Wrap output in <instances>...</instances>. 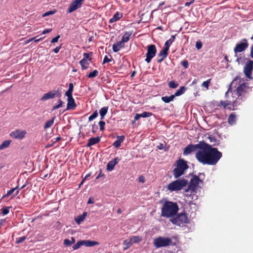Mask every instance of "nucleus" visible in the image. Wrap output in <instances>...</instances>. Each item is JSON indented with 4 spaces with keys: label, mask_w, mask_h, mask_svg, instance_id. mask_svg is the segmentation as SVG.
<instances>
[{
    "label": "nucleus",
    "mask_w": 253,
    "mask_h": 253,
    "mask_svg": "<svg viewBox=\"0 0 253 253\" xmlns=\"http://www.w3.org/2000/svg\"><path fill=\"white\" fill-rule=\"evenodd\" d=\"M222 157V153L216 148L202 141L195 154L197 161L203 165H215Z\"/></svg>",
    "instance_id": "nucleus-1"
},
{
    "label": "nucleus",
    "mask_w": 253,
    "mask_h": 253,
    "mask_svg": "<svg viewBox=\"0 0 253 253\" xmlns=\"http://www.w3.org/2000/svg\"><path fill=\"white\" fill-rule=\"evenodd\" d=\"M249 89L248 84L245 83V80L241 78L240 76H237L229 85L228 90L225 94V97L229 98L230 94H232V97L237 96L235 100H233V107H237L246 99V95Z\"/></svg>",
    "instance_id": "nucleus-2"
},
{
    "label": "nucleus",
    "mask_w": 253,
    "mask_h": 253,
    "mask_svg": "<svg viewBox=\"0 0 253 253\" xmlns=\"http://www.w3.org/2000/svg\"><path fill=\"white\" fill-rule=\"evenodd\" d=\"M202 176H204V174L203 173H200L199 176L194 175L190 180L188 188L185 191L186 193L190 192V194H188V193L184 194L185 197L187 198V199H185V201L189 204H191L192 203V200L194 196V192L197 186L200 182H202L200 178V177H202Z\"/></svg>",
    "instance_id": "nucleus-3"
},
{
    "label": "nucleus",
    "mask_w": 253,
    "mask_h": 253,
    "mask_svg": "<svg viewBox=\"0 0 253 253\" xmlns=\"http://www.w3.org/2000/svg\"><path fill=\"white\" fill-rule=\"evenodd\" d=\"M179 208L176 203L166 201L163 205L161 215L163 217H170L176 214Z\"/></svg>",
    "instance_id": "nucleus-4"
},
{
    "label": "nucleus",
    "mask_w": 253,
    "mask_h": 253,
    "mask_svg": "<svg viewBox=\"0 0 253 253\" xmlns=\"http://www.w3.org/2000/svg\"><path fill=\"white\" fill-rule=\"evenodd\" d=\"M188 168L187 162L183 159H179L176 162V168L173 170V174L175 178H177L184 173Z\"/></svg>",
    "instance_id": "nucleus-5"
},
{
    "label": "nucleus",
    "mask_w": 253,
    "mask_h": 253,
    "mask_svg": "<svg viewBox=\"0 0 253 253\" xmlns=\"http://www.w3.org/2000/svg\"><path fill=\"white\" fill-rule=\"evenodd\" d=\"M187 184V180L184 178H179L169 183L167 189L170 192L178 191L185 187Z\"/></svg>",
    "instance_id": "nucleus-6"
},
{
    "label": "nucleus",
    "mask_w": 253,
    "mask_h": 253,
    "mask_svg": "<svg viewBox=\"0 0 253 253\" xmlns=\"http://www.w3.org/2000/svg\"><path fill=\"white\" fill-rule=\"evenodd\" d=\"M170 221L174 224L182 226L188 222V219L185 213L178 214L175 217L170 219Z\"/></svg>",
    "instance_id": "nucleus-7"
},
{
    "label": "nucleus",
    "mask_w": 253,
    "mask_h": 253,
    "mask_svg": "<svg viewBox=\"0 0 253 253\" xmlns=\"http://www.w3.org/2000/svg\"><path fill=\"white\" fill-rule=\"evenodd\" d=\"M171 243V239L168 237H160L154 240V245L157 248L168 246Z\"/></svg>",
    "instance_id": "nucleus-8"
},
{
    "label": "nucleus",
    "mask_w": 253,
    "mask_h": 253,
    "mask_svg": "<svg viewBox=\"0 0 253 253\" xmlns=\"http://www.w3.org/2000/svg\"><path fill=\"white\" fill-rule=\"evenodd\" d=\"M249 46L247 40L246 39H243L240 42L237 43L234 49L235 53V56L237 57V53L245 51Z\"/></svg>",
    "instance_id": "nucleus-9"
},
{
    "label": "nucleus",
    "mask_w": 253,
    "mask_h": 253,
    "mask_svg": "<svg viewBox=\"0 0 253 253\" xmlns=\"http://www.w3.org/2000/svg\"><path fill=\"white\" fill-rule=\"evenodd\" d=\"M156 53L157 49L154 44L148 45L145 61L148 63H150L152 59L155 56Z\"/></svg>",
    "instance_id": "nucleus-10"
},
{
    "label": "nucleus",
    "mask_w": 253,
    "mask_h": 253,
    "mask_svg": "<svg viewBox=\"0 0 253 253\" xmlns=\"http://www.w3.org/2000/svg\"><path fill=\"white\" fill-rule=\"evenodd\" d=\"M202 142V141H200L196 144H189L187 145L184 149L183 155L187 156L193 152H197L199 149L200 147H201Z\"/></svg>",
    "instance_id": "nucleus-11"
},
{
    "label": "nucleus",
    "mask_w": 253,
    "mask_h": 253,
    "mask_svg": "<svg viewBox=\"0 0 253 253\" xmlns=\"http://www.w3.org/2000/svg\"><path fill=\"white\" fill-rule=\"evenodd\" d=\"M253 70V61L250 60L246 64L244 68V73L246 77L252 79V74Z\"/></svg>",
    "instance_id": "nucleus-12"
},
{
    "label": "nucleus",
    "mask_w": 253,
    "mask_h": 253,
    "mask_svg": "<svg viewBox=\"0 0 253 253\" xmlns=\"http://www.w3.org/2000/svg\"><path fill=\"white\" fill-rule=\"evenodd\" d=\"M26 133L27 132L25 130L17 129L12 132L10 134V135L11 137L15 139H21L25 137Z\"/></svg>",
    "instance_id": "nucleus-13"
},
{
    "label": "nucleus",
    "mask_w": 253,
    "mask_h": 253,
    "mask_svg": "<svg viewBox=\"0 0 253 253\" xmlns=\"http://www.w3.org/2000/svg\"><path fill=\"white\" fill-rule=\"evenodd\" d=\"M67 97V110H73L76 107V104L75 102V100L73 98L72 95H66Z\"/></svg>",
    "instance_id": "nucleus-14"
},
{
    "label": "nucleus",
    "mask_w": 253,
    "mask_h": 253,
    "mask_svg": "<svg viewBox=\"0 0 253 253\" xmlns=\"http://www.w3.org/2000/svg\"><path fill=\"white\" fill-rule=\"evenodd\" d=\"M82 6V4L78 1L74 0L71 2L70 6L68 9V11L69 13H72L77 9L80 8Z\"/></svg>",
    "instance_id": "nucleus-15"
},
{
    "label": "nucleus",
    "mask_w": 253,
    "mask_h": 253,
    "mask_svg": "<svg viewBox=\"0 0 253 253\" xmlns=\"http://www.w3.org/2000/svg\"><path fill=\"white\" fill-rule=\"evenodd\" d=\"M58 94V91H49L45 93L41 98V100L45 101L49 99L54 98Z\"/></svg>",
    "instance_id": "nucleus-16"
},
{
    "label": "nucleus",
    "mask_w": 253,
    "mask_h": 253,
    "mask_svg": "<svg viewBox=\"0 0 253 253\" xmlns=\"http://www.w3.org/2000/svg\"><path fill=\"white\" fill-rule=\"evenodd\" d=\"M168 49L164 47V48L159 52L158 56L160 57L158 59V62L161 63L168 56Z\"/></svg>",
    "instance_id": "nucleus-17"
},
{
    "label": "nucleus",
    "mask_w": 253,
    "mask_h": 253,
    "mask_svg": "<svg viewBox=\"0 0 253 253\" xmlns=\"http://www.w3.org/2000/svg\"><path fill=\"white\" fill-rule=\"evenodd\" d=\"M220 104L224 108L230 110H234L235 107H233V100L221 101Z\"/></svg>",
    "instance_id": "nucleus-18"
},
{
    "label": "nucleus",
    "mask_w": 253,
    "mask_h": 253,
    "mask_svg": "<svg viewBox=\"0 0 253 253\" xmlns=\"http://www.w3.org/2000/svg\"><path fill=\"white\" fill-rule=\"evenodd\" d=\"M101 139V137H91L88 140L86 146L89 147L93 145L98 143Z\"/></svg>",
    "instance_id": "nucleus-19"
},
{
    "label": "nucleus",
    "mask_w": 253,
    "mask_h": 253,
    "mask_svg": "<svg viewBox=\"0 0 253 253\" xmlns=\"http://www.w3.org/2000/svg\"><path fill=\"white\" fill-rule=\"evenodd\" d=\"M120 159L118 157L115 158L114 160L110 161L107 165V169L109 171H112L115 165L119 162Z\"/></svg>",
    "instance_id": "nucleus-20"
},
{
    "label": "nucleus",
    "mask_w": 253,
    "mask_h": 253,
    "mask_svg": "<svg viewBox=\"0 0 253 253\" xmlns=\"http://www.w3.org/2000/svg\"><path fill=\"white\" fill-rule=\"evenodd\" d=\"M124 47L125 44L121 41H119L113 44L112 49L114 52H117Z\"/></svg>",
    "instance_id": "nucleus-21"
},
{
    "label": "nucleus",
    "mask_w": 253,
    "mask_h": 253,
    "mask_svg": "<svg viewBox=\"0 0 253 253\" xmlns=\"http://www.w3.org/2000/svg\"><path fill=\"white\" fill-rule=\"evenodd\" d=\"M124 139L125 136L124 135L117 136V140L114 141L113 145L115 148H119L121 146V143L124 141Z\"/></svg>",
    "instance_id": "nucleus-22"
},
{
    "label": "nucleus",
    "mask_w": 253,
    "mask_h": 253,
    "mask_svg": "<svg viewBox=\"0 0 253 253\" xmlns=\"http://www.w3.org/2000/svg\"><path fill=\"white\" fill-rule=\"evenodd\" d=\"M131 35V32H126L123 36L121 41L124 44V43L127 42L129 40Z\"/></svg>",
    "instance_id": "nucleus-23"
},
{
    "label": "nucleus",
    "mask_w": 253,
    "mask_h": 253,
    "mask_svg": "<svg viewBox=\"0 0 253 253\" xmlns=\"http://www.w3.org/2000/svg\"><path fill=\"white\" fill-rule=\"evenodd\" d=\"M122 14L117 12L113 16L112 18L109 20L110 23H113L122 17Z\"/></svg>",
    "instance_id": "nucleus-24"
},
{
    "label": "nucleus",
    "mask_w": 253,
    "mask_h": 253,
    "mask_svg": "<svg viewBox=\"0 0 253 253\" xmlns=\"http://www.w3.org/2000/svg\"><path fill=\"white\" fill-rule=\"evenodd\" d=\"M236 121V116L235 113H231L228 118V122L231 125H233L235 124Z\"/></svg>",
    "instance_id": "nucleus-25"
},
{
    "label": "nucleus",
    "mask_w": 253,
    "mask_h": 253,
    "mask_svg": "<svg viewBox=\"0 0 253 253\" xmlns=\"http://www.w3.org/2000/svg\"><path fill=\"white\" fill-rule=\"evenodd\" d=\"M84 245L86 247H93L98 245L99 243L98 242L90 240H83Z\"/></svg>",
    "instance_id": "nucleus-26"
},
{
    "label": "nucleus",
    "mask_w": 253,
    "mask_h": 253,
    "mask_svg": "<svg viewBox=\"0 0 253 253\" xmlns=\"http://www.w3.org/2000/svg\"><path fill=\"white\" fill-rule=\"evenodd\" d=\"M175 39V35H172L171 36V38L167 40L164 45V47L169 49V46L172 44V43L174 42V40Z\"/></svg>",
    "instance_id": "nucleus-27"
},
{
    "label": "nucleus",
    "mask_w": 253,
    "mask_h": 253,
    "mask_svg": "<svg viewBox=\"0 0 253 253\" xmlns=\"http://www.w3.org/2000/svg\"><path fill=\"white\" fill-rule=\"evenodd\" d=\"M86 215H87V213L86 212H84L82 215L78 216L75 218L76 222L78 224H80L82 222H83L84 220Z\"/></svg>",
    "instance_id": "nucleus-28"
},
{
    "label": "nucleus",
    "mask_w": 253,
    "mask_h": 253,
    "mask_svg": "<svg viewBox=\"0 0 253 253\" xmlns=\"http://www.w3.org/2000/svg\"><path fill=\"white\" fill-rule=\"evenodd\" d=\"M108 110V107H104L101 108L99 111V114L101 117V119H103L105 116L107 114Z\"/></svg>",
    "instance_id": "nucleus-29"
},
{
    "label": "nucleus",
    "mask_w": 253,
    "mask_h": 253,
    "mask_svg": "<svg viewBox=\"0 0 253 253\" xmlns=\"http://www.w3.org/2000/svg\"><path fill=\"white\" fill-rule=\"evenodd\" d=\"M186 90V88L184 86H181L178 90H177L173 94L175 96H179L183 94Z\"/></svg>",
    "instance_id": "nucleus-30"
},
{
    "label": "nucleus",
    "mask_w": 253,
    "mask_h": 253,
    "mask_svg": "<svg viewBox=\"0 0 253 253\" xmlns=\"http://www.w3.org/2000/svg\"><path fill=\"white\" fill-rule=\"evenodd\" d=\"M175 97V95H171L169 96H163L162 97V100L165 103H168L170 102L173 101V99Z\"/></svg>",
    "instance_id": "nucleus-31"
},
{
    "label": "nucleus",
    "mask_w": 253,
    "mask_h": 253,
    "mask_svg": "<svg viewBox=\"0 0 253 253\" xmlns=\"http://www.w3.org/2000/svg\"><path fill=\"white\" fill-rule=\"evenodd\" d=\"M55 117H53L52 118V119L50 120H48L47 121L44 126V129H46L49 127H50L54 123V119H55Z\"/></svg>",
    "instance_id": "nucleus-32"
},
{
    "label": "nucleus",
    "mask_w": 253,
    "mask_h": 253,
    "mask_svg": "<svg viewBox=\"0 0 253 253\" xmlns=\"http://www.w3.org/2000/svg\"><path fill=\"white\" fill-rule=\"evenodd\" d=\"M80 64L81 65L83 70H85L88 67L89 62L87 61L82 59L80 61Z\"/></svg>",
    "instance_id": "nucleus-33"
},
{
    "label": "nucleus",
    "mask_w": 253,
    "mask_h": 253,
    "mask_svg": "<svg viewBox=\"0 0 253 253\" xmlns=\"http://www.w3.org/2000/svg\"><path fill=\"white\" fill-rule=\"evenodd\" d=\"M132 244L138 243L141 241V238L139 236H132L129 238Z\"/></svg>",
    "instance_id": "nucleus-34"
},
{
    "label": "nucleus",
    "mask_w": 253,
    "mask_h": 253,
    "mask_svg": "<svg viewBox=\"0 0 253 253\" xmlns=\"http://www.w3.org/2000/svg\"><path fill=\"white\" fill-rule=\"evenodd\" d=\"M92 53L90 52L89 53H84L83 54V58L82 59L86 61H90L91 60V56Z\"/></svg>",
    "instance_id": "nucleus-35"
},
{
    "label": "nucleus",
    "mask_w": 253,
    "mask_h": 253,
    "mask_svg": "<svg viewBox=\"0 0 253 253\" xmlns=\"http://www.w3.org/2000/svg\"><path fill=\"white\" fill-rule=\"evenodd\" d=\"M10 140H5L0 145V150L8 147L10 143Z\"/></svg>",
    "instance_id": "nucleus-36"
},
{
    "label": "nucleus",
    "mask_w": 253,
    "mask_h": 253,
    "mask_svg": "<svg viewBox=\"0 0 253 253\" xmlns=\"http://www.w3.org/2000/svg\"><path fill=\"white\" fill-rule=\"evenodd\" d=\"M74 85L72 83H70L69 84V88L67 91L65 92V95H72L73 91Z\"/></svg>",
    "instance_id": "nucleus-37"
},
{
    "label": "nucleus",
    "mask_w": 253,
    "mask_h": 253,
    "mask_svg": "<svg viewBox=\"0 0 253 253\" xmlns=\"http://www.w3.org/2000/svg\"><path fill=\"white\" fill-rule=\"evenodd\" d=\"M98 74H99L98 71L97 70H94L93 72L89 73L87 75V77L88 78H90V79L94 78L96 77L97 76H98Z\"/></svg>",
    "instance_id": "nucleus-38"
},
{
    "label": "nucleus",
    "mask_w": 253,
    "mask_h": 253,
    "mask_svg": "<svg viewBox=\"0 0 253 253\" xmlns=\"http://www.w3.org/2000/svg\"><path fill=\"white\" fill-rule=\"evenodd\" d=\"M83 245H84V241L81 240V241H78L76 244H75L73 246V249L74 250H76L79 249L81 247V246H83Z\"/></svg>",
    "instance_id": "nucleus-39"
},
{
    "label": "nucleus",
    "mask_w": 253,
    "mask_h": 253,
    "mask_svg": "<svg viewBox=\"0 0 253 253\" xmlns=\"http://www.w3.org/2000/svg\"><path fill=\"white\" fill-rule=\"evenodd\" d=\"M123 245L125 246L124 248V250H126L128 249L132 244L130 242V240H126L123 242Z\"/></svg>",
    "instance_id": "nucleus-40"
},
{
    "label": "nucleus",
    "mask_w": 253,
    "mask_h": 253,
    "mask_svg": "<svg viewBox=\"0 0 253 253\" xmlns=\"http://www.w3.org/2000/svg\"><path fill=\"white\" fill-rule=\"evenodd\" d=\"M18 189V186H17L15 188H12L10 190H8L7 192V193L5 195H4V196H3V198L5 197H8V196H9L10 195H11L12 193H13L16 190Z\"/></svg>",
    "instance_id": "nucleus-41"
},
{
    "label": "nucleus",
    "mask_w": 253,
    "mask_h": 253,
    "mask_svg": "<svg viewBox=\"0 0 253 253\" xmlns=\"http://www.w3.org/2000/svg\"><path fill=\"white\" fill-rule=\"evenodd\" d=\"M11 207H5L1 209V214L3 215L7 214L9 212V209Z\"/></svg>",
    "instance_id": "nucleus-42"
},
{
    "label": "nucleus",
    "mask_w": 253,
    "mask_h": 253,
    "mask_svg": "<svg viewBox=\"0 0 253 253\" xmlns=\"http://www.w3.org/2000/svg\"><path fill=\"white\" fill-rule=\"evenodd\" d=\"M178 86V84L174 81H170L169 83V86L171 88H176Z\"/></svg>",
    "instance_id": "nucleus-43"
},
{
    "label": "nucleus",
    "mask_w": 253,
    "mask_h": 253,
    "mask_svg": "<svg viewBox=\"0 0 253 253\" xmlns=\"http://www.w3.org/2000/svg\"><path fill=\"white\" fill-rule=\"evenodd\" d=\"M98 116V112L97 111H95L92 115H91L88 118V121H91L94 119H95Z\"/></svg>",
    "instance_id": "nucleus-44"
},
{
    "label": "nucleus",
    "mask_w": 253,
    "mask_h": 253,
    "mask_svg": "<svg viewBox=\"0 0 253 253\" xmlns=\"http://www.w3.org/2000/svg\"><path fill=\"white\" fill-rule=\"evenodd\" d=\"M142 118H148L152 116L153 115V113L149 112H144L140 114Z\"/></svg>",
    "instance_id": "nucleus-45"
},
{
    "label": "nucleus",
    "mask_w": 253,
    "mask_h": 253,
    "mask_svg": "<svg viewBox=\"0 0 253 253\" xmlns=\"http://www.w3.org/2000/svg\"><path fill=\"white\" fill-rule=\"evenodd\" d=\"M26 238H27L26 236H22V237L18 238L16 239V243L20 244V243L23 242V241H24L26 239Z\"/></svg>",
    "instance_id": "nucleus-46"
},
{
    "label": "nucleus",
    "mask_w": 253,
    "mask_h": 253,
    "mask_svg": "<svg viewBox=\"0 0 253 253\" xmlns=\"http://www.w3.org/2000/svg\"><path fill=\"white\" fill-rule=\"evenodd\" d=\"M63 102L62 100L59 99L58 100V104L57 105H55L53 107L52 110H54L57 109L62 106Z\"/></svg>",
    "instance_id": "nucleus-47"
},
{
    "label": "nucleus",
    "mask_w": 253,
    "mask_h": 253,
    "mask_svg": "<svg viewBox=\"0 0 253 253\" xmlns=\"http://www.w3.org/2000/svg\"><path fill=\"white\" fill-rule=\"evenodd\" d=\"M211 79L208 80L207 81L204 82L202 84V86L206 87L207 89H209V84L210 83Z\"/></svg>",
    "instance_id": "nucleus-48"
},
{
    "label": "nucleus",
    "mask_w": 253,
    "mask_h": 253,
    "mask_svg": "<svg viewBox=\"0 0 253 253\" xmlns=\"http://www.w3.org/2000/svg\"><path fill=\"white\" fill-rule=\"evenodd\" d=\"M98 124L100 127V130L101 131H103L104 129L105 122L103 121H100L99 122Z\"/></svg>",
    "instance_id": "nucleus-49"
},
{
    "label": "nucleus",
    "mask_w": 253,
    "mask_h": 253,
    "mask_svg": "<svg viewBox=\"0 0 253 253\" xmlns=\"http://www.w3.org/2000/svg\"><path fill=\"white\" fill-rule=\"evenodd\" d=\"M72 243L70 240L66 239L64 240V245L66 247H69L71 246Z\"/></svg>",
    "instance_id": "nucleus-50"
},
{
    "label": "nucleus",
    "mask_w": 253,
    "mask_h": 253,
    "mask_svg": "<svg viewBox=\"0 0 253 253\" xmlns=\"http://www.w3.org/2000/svg\"><path fill=\"white\" fill-rule=\"evenodd\" d=\"M202 43L200 41H197L196 43V47L197 49H200L202 47Z\"/></svg>",
    "instance_id": "nucleus-51"
},
{
    "label": "nucleus",
    "mask_w": 253,
    "mask_h": 253,
    "mask_svg": "<svg viewBox=\"0 0 253 253\" xmlns=\"http://www.w3.org/2000/svg\"><path fill=\"white\" fill-rule=\"evenodd\" d=\"M60 35H58L56 37L53 38L51 41V43H55V42H58L59 39L60 38Z\"/></svg>",
    "instance_id": "nucleus-52"
},
{
    "label": "nucleus",
    "mask_w": 253,
    "mask_h": 253,
    "mask_svg": "<svg viewBox=\"0 0 253 253\" xmlns=\"http://www.w3.org/2000/svg\"><path fill=\"white\" fill-rule=\"evenodd\" d=\"M181 65L185 68H187L188 67V62L187 60H184L181 62Z\"/></svg>",
    "instance_id": "nucleus-53"
},
{
    "label": "nucleus",
    "mask_w": 253,
    "mask_h": 253,
    "mask_svg": "<svg viewBox=\"0 0 253 253\" xmlns=\"http://www.w3.org/2000/svg\"><path fill=\"white\" fill-rule=\"evenodd\" d=\"M55 13V11H47L45 13H44L42 16L43 17H45V16H47L48 15H51V14H53Z\"/></svg>",
    "instance_id": "nucleus-54"
},
{
    "label": "nucleus",
    "mask_w": 253,
    "mask_h": 253,
    "mask_svg": "<svg viewBox=\"0 0 253 253\" xmlns=\"http://www.w3.org/2000/svg\"><path fill=\"white\" fill-rule=\"evenodd\" d=\"M51 31H52L51 29H45V30H44L42 32V35L46 34L49 33V32H50Z\"/></svg>",
    "instance_id": "nucleus-55"
},
{
    "label": "nucleus",
    "mask_w": 253,
    "mask_h": 253,
    "mask_svg": "<svg viewBox=\"0 0 253 253\" xmlns=\"http://www.w3.org/2000/svg\"><path fill=\"white\" fill-rule=\"evenodd\" d=\"M111 61V59L108 58V56L106 55L103 59V63L104 64L107 62H109Z\"/></svg>",
    "instance_id": "nucleus-56"
},
{
    "label": "nucleus",
    "mask_w": 253,
    "mask_h": 253,
    "mask_svg": "<svg viewBox=\"0 0 253 253\" xmlns=\"http://www.w3.org/2000/svg\"><path fill=\"white\" fill-rule=\"evenodd\" d=\"M61 46H57L56 47H55L54 49H53V51L55 53H57L60 49H61Z\"/></svg>",
    "instance_id": "nucleus-57"
},
{
    "label": "nucleus",
    "mask_w": 253,
    "mask_h": 253,
    "mask_svg": "<svg viewBox=\"0 0 253 253\" xmlns=\"http://www.w3.org/2000/svg\"><path fill=\"white\" fill-rule=\"evenodd\" d=\"M195 0H191L189 2H187L185 3V6H189L192 3H193L194 2Z\"/></svg>",
    "instance_id": "nucleus-58"
},
{
    "label": "nucleus",
    "mask_w": 253,
    "mask_h": 253,
    "mask_svg": "<svg viewBox=\"0 0 253 253\" xmlns=\"http://www.w3.org/2000/svg\"><path fill=\"white\" fill-rule=\"evenodd\" d=\"M141 117L140 114H136V115L134 117V120L135 121L138 120Z\"/></svg>",
    "instance_id": "nucleus-59"
},
{
    "label": "nucleus",
    "mask_w": 253,
    "mask_h": 253,
    "mask_svg": "<svg viewBox=\"0 0 253 253\" xmlns=\"http://www.w3.org/2000/svg\"><path fill=\"white\" fill-rule=\"evenodd\" d=\"M138 179H139V182H141L142 183L144 182V181H145L144 177L143 176H139Z\"/></svg>",
    "instance_id": "nucleus-60"
},
{
    "label": "nucleus",
    "mask_w": 253,
    "mask_h": 253,
    "mask_svg": "<svg viewBox=\"0 0 253 253\" xmlns=\"http://www.w3.org/2000/svg\"><path fill=\"white\" fill-rule=\"evenodd\" d=\"M94 203V201H93V199L92 198H89L88 201H87V204H93Z\"/></svg>",
    "instance_id": "nucleus-61"
},
{
    "label": "nucleus",
    "mask_w": 253,
    "mask_h": 253,
    "mask_svg": "<svg viewBox=\"0 0 253 253\" xmlns=\"http://www.w3.org/2000/svg\"><path fill=\"white\" fill-rule=\"evenodd\" d=\"M6 220L5 219H0V228L2 226L3 224L5 222Z\"/></svg>",
    "instance_id": "nucleus-62"
},
{
    "label": "nucleus",
    "mask_w": 253,
    "mask_h": 253,
    "mask_svg": "<svg viewBox=\"0 0 253 253\" xmlns=\"http://www.w3.org/2000/svg\"><path fill=\"white\" fill-rule=\"evenodd\" d=\"M250 56L251 58L253 59V45L251 48Z\"/></svg>",
    "instance_id": "nucleus-63"
},
{
    "label": "nucleus",
    "mask_w": 253,
    "mask_h": 253,
    "mask_svg": "<svg viewBox=\"0 0 253 253\" xmlns=\"http://www.w3.org/2000/svg\"><path fill=\"white\" fill-rule=\"evenodd\" d=\"M209 138L210 139L211 142H215V141H216L215 138L214 137H213L210 136L209 137Z\"/></svg>",
    "instance_id": "nucleus-64"
}]
</instances>
